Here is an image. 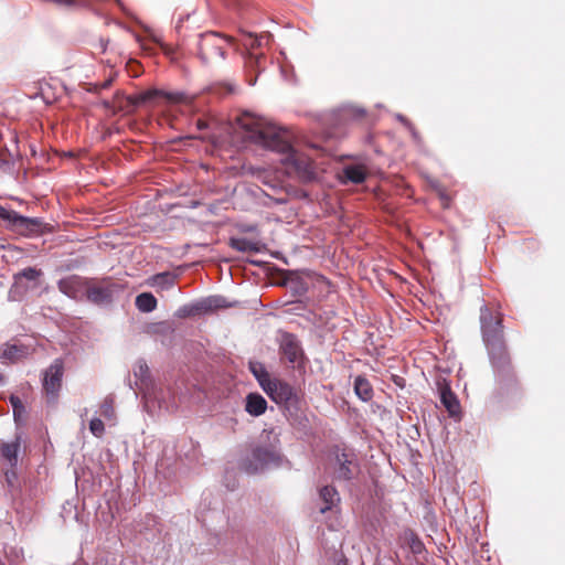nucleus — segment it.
<instances>
[{
	"instance_id": "f257e3e1",
	"label": "nucleus",
	"mask_w": 565,
	"mask_h": 565,
	"mask_svg": "<svg viewBox=\"0 0 565 565\" xmlns=\"http://www.w3.org/2000/svg\"><path fill=\"white\" fill-rule=\"evenodd\" d=\"M237 121L246 140L281 154L280 161L289 175L303 182L316 178L311 159L291 146V136L287 130L249 113L243 114Z\"/></svg>"
},
{
	"instance_id": "f03ea898",
	"label": "nucleus",
	"mask_w": 565,
	"mask_h": 565,
	"mask_svg": "<svg viewBox=\"0 0 565 565\" xmlns=\"http://www.w3.org/2000/svg\"><path fill=\"white\" fill-rule=\"evenodd\" d=\"M480 324L482 339L497 376L510 379V358L503 339L501 316H494L489 307L483 305L480 308Z\"/></svg>"
},
{
	"instance_id": "7ed1b4c3",
	"label": "nucleus",
	"mask_w": 565,
	"mask_h": 565,
	"mask_svg": "<svg viewBox=\"0 0 565 565\" xmlns=\"http://www.w3.org/2000/svg\"><path fill=\"white\" fill-rule=\"evenodd\" d=\"M134 376L136 379V390L142 393L146 401H157L160 408L170 409L174 405L166 401L164 393L152 383L149 376V367L142 360L138 361L134 366Z\"/></svg>"
},
{
	"instance_id": "20e7f679",
	"label": "nucleus",
	"mask_w": 565,
	"mask_h": 565,
	"mask_svg": "<svg viewBox=\"0 0 565 565\" xmlns=\"http://www.w3.org/2000/svg\"><path fill=\"white\" fill-rule=\"evenodd\" d=\"M284 461L280 450L274 445H262L253 449L250 457L244 462L248 473L279 467Z\"/></svg>"
},
{
	"instance_id": "39448f33",
	"label": "nucleus",
	"mask_w": 565,
	"mask_h": 565,
	"mask_svg": "<svg viewBox=\"0 0 565 565\" xmlns=\"http://www.w3.org/2000/svg\"><path fill=\"white\" fill-rule=\"evenodd\" d=\"M230 39L216 32H207L200 35L199 54L204 63L225 58V47Z\"/></svg>"
},
{
	"instance_id": "423d86ee",
	"label": "nucleus",
	"mask_w": 565,
	"mask_h": 565,
	"mask_svg": "<svg viewBox=\"0 0 565 565\" xmlns=\"http://www.w3.org/2000/svg\"><path fill=\"white\" fill-rule=\"evenodd\" d=\"M121 290V285L111 279L89 280L86 299L97 306H108Z\"/></svg>"
},
{
	"instance_id": "0eeeda50",
	"label": "nucleus",
	"mask_w": 565,
	"mask_h": 565,
	"mask_svg": "<svg viewBox=\"0 0 565 565\" xmlns=\"http://www.w3.org/2000/svg\"><path fill=\"white\" fill-rule=\"evenodd\" d=\"M268 397L278 405L286 406L287 408L294 407L298 403V395L296 390L287 382L274 377L267 384L266 390H263Z\"/></svg>"
},
{
	"instance_id": "6e6552de",
	"label": "nucleus",
	"mask_w": 565,
	"mask_h": 565,
	"mask_svg": "<svg viewBox=\"0 0 565 565\" xmlns=\"http://www.w3.org/2000/svg\"><path fill=\"white\" fill-rule=\"evenodd\" d=\"M0 218L8 222L15 232L22 235L38 233L42 224L40 218L20 215L15 211L9 210L2 205H0Z\"/></svg>"
},
{
	"instance_id": "1a4fd4ad",
	"label": "nucleus",
	"mask_w": 565,
	"mask_h": 565,
	"mask_svg": "<svg viewBox=\"0 0 565 565\" xmlns=\"http://www.w3.org/2000/svg\"><path fill=\"white\" fill-rule=\"evenodd\" d=\"M64 365L61 359H56L45 370L43 376V391L49 403H55L62 385Z\"/></svg>"
},
{
	"instance_id": "9d476101",
	"label": "nucleus",
	"mask_w": 565,
	"mask_h": 565,
	"mask_svg": "<svg viewBox=\"0 0 565 565\" xmlns=\"http://www.w3.org/2000/svg\"><path fill=\"white\" fill-rule=\"evenodd\" d=\"M163 95L167 99L175 103H182L188 99L186 95L184 93H162L158 89H150L142 92L140 94H137L135 96H128L126 97V105H119L120 109H124L126 107H138L141 105L147 104L148 102L153 100L157 96Z\"/></svg>"
},
{
	"instance_id": "9b49d317",
	"label": "nucleus",
	"mask_w": 565,
	"mask_h": 565,
	"mask_svg": "<svg viewBox=\"0 0 565 565\" xmlns=\"http://www.w3.org/2000/svg\"><path fill=\"white\" fill-rule=\"evenodd\" d=\"M359 473V463L353 452L341 451L335 455L334 475L339 480H351Z\"/></svg>"
},
{
	"instance_id": "f8f14e48",
	"label": "nucleus",
	"mask_w": 565,
	"mask_h": 565,
	"mask_svg": "<svg viewBox=\"0 0 565 565\" xmlns=\"http://www.w3.org/2000/svg\"><path fill=\"white\" fill-rule=\"evenodd\" d=\"M89 280L77 275H71L58 281L61 292L73 299L86 298Z\"/></svg>"
},
{
	"instance_id": "ddd939ff",
	"label": "nucleus",
	"mask_w": 565,
	"mask_h": 565,
	"mask_svg": "<svg viewBox=\"0 0 565 565\" xmlns=\"http://www.w3.org/2000/svg\"><path fill=\"white\" fill-rule=\"evenodd\" d=\"M280 350L284 358L291 364H300L303 358L302 349L297 338L291 333L281 335Z\"/></svg>"
},
{
	"instance_id": "4468645a",
	"label": "nucleus",
	"mask_w": 565,
	"mask_h": 565,
	"mask_svg": "<svg viewBox=\"0 0 565 565\" xmlns=\"http://www.w3.org/2000/svg\"><path fill=\"white\" fill-rule=\"evenodd\" d=\"M230 246L242 253L256 254L262 253L266 245L258 239H249L247 237H232Z\"/></svg>"
},
{
	"instance_id": "2eb2a0df",
	"label": "nucleus",
	"mask_w": 565,
	"mask_h": 565,
	"mask_svg": "<svg viewBox=\"0 0 565 565\" xmlns=\"http://www.w3.org/2000/svg\"><path fill=\"white\" fill-rule=\"evenodd\" d=\"M41 276V270L34 267H28L14 275V287L20 289H29L35 286L38 278Z\"/></svg>"
},
{
	"instance_id": "dca6fc26",
	"label": "nucleus",
	"mask_w": 565,
	"mask_h": 565,
	"mask_svg": "<svg viewBox=\"0 0 565 565\" xmlns=\"http://www.w3.org/2000/svg\"><path fill=\"white\" fill-rule=\"evenodd\" d=\"M267 409V401L259 393H249L245 398V411L254 417L263 415Z\"/></svg>"
},
{
	"instance_id": "f3484780",
	"label": "nucleus",
	"mask_w": 565,
	"mask_h": 565,
	"mask_svg": "<svg viewBox=\"0 0 565 565\" xmlns=\"http://www.w3.org/2000/svg\"><path fill=\"white\" fill-rule=\"evenodd\" d=\"M440 402L451 417L460 414L459 401L448 385L440 387Z\"/></svg>"
},
{
	"instance_id": "a211bd4d",
	"label": "nucleus",
	"mask_w": 565,
	"mask_h": 565,
	"mask_svg": "<svg viewBox=\"0 0 565 565\" xmlns=\"http://www.w3.org/2000/svg\"><path fill=\"white\" fill-rule=\"evenodd\" d=\"M177 276L170 271L156 274L148 278L147 284L153 288L168 290L174 286Z\"/></svg>"
},
{
	"instance_id": "6ab92c4d",
	"label": "nucleus",
	"mask_w": 565,
	"mask_h": 565,
	"mask_svg": "<svg viewBox=\"0 0 565 565\" xmlns=\"http://www.w3.org/2000/svg\"><path fill=\"white\" fill-rule=\"evenodd\" d=\"M319 495L323 502V505L320 508L321 513H326L331 510L340 501L338 491L331 486H324L321 488Z\"/></svg>"
},
{
	"instance_id": "aec40b11",
	"label": "nucleus",
	"mask_w": 565,
	"mask_h": 565,
	"mask_svg": "<svg viewBox=\"0 0 565 565\" xmlns=\"http://www.w3.org/2000/svg\"><path fill=\"white\" fill-rule=\"evenodd\" d=\"M354 392L356 396L363 402H369L373 398V387L370 381L363 375L355 377Z\"/></svg>"
},
{
	"instance_id": "412c9836",
	"label": "nucleus",
	"mask_w": 565,
	"mask_h": 565,
	"mask_svg": "<svg viewBox=\"0 0 565 565\" xmlns=\"http://www.w3.org/2000/svg\"><path fill=\"white\" fill-rule=\"evenodd\" d=\"M366 178V171L362 166L351 164L343 169V181L359 184L364 182Z\"/></svg>"
},
{
	"instance_id": "4be33fe9",
	"label": "nucleus",
	"mask_w": 565,
	"mask_h": 565,
	"mask_svg": "<svg viewBox=\"0 0 565 565\" xmlns=\"http://www.w3.org/2000/svg\"><path fill=\"white\" fill-rule=\"evenodd\" d=\"M249 371L255 376L263 390H266L267 384L274 380V377L269 375L266 367L260 362H249Z\"/></svg>"
},
{
	"instance_id": "5701e85b",
	"label": "nucleus",
	"mask_w": 565,
	"mask_h": 565,
	"mask_svg": "<svg viewBox=\"0 0 565 565\" xmlns=\"http://www.w3.org/2000/svg\"><path fill=\"white\" fill-rule=\"evenodd\" d=\"M157 299L150 292H142L136 297L135 305L141 312H152L157 308Z\"/></svg>"
},
{
	"instance_id": "b1692460",
	"label": "nucleus",
	"mask_w": 565,
	"mask_h": 565,
	"mask_svg": "<svg viewBox=\"0 0 565 565\" xmlns=\"http://www.w3.org/2000/svg\"><path fill=\"white\" fill-rule=\"evenodd\" d=\"M20 449V437L18 436L14 441L3 444L1 447V455L7 459L12 467L18 462V452Z\"/></svg>"
},
{
	"instance_id": "393cba45",
	"label": "nucleus",
	"mask_w": 565,
	"mask_h": 565,
	"mask_svg": "<svg viewBox=\"0 0 565 565\" xmlns=\"http://www.w3.org/2000/svg\"><path fill=\"white\" fill-rule=\"evenodd\" d=\"M286 285L290 288V290L297 295L302 296L308 290L307 282L299 276L292 275L286 279Z\"/></svg>"
},
{
	"instance_id": "a878e982",
	"label": "nucleus",
	"mask_w": 565,
	"mask_h": 565,
	"mask_svg": "<svg viewBox=\"0 0 565 565\" xmlns=\"http://www.w3.org/2000/svg\"><path fill=\"white\" fill-rule=\"evenodd\" d=\"M159 522L157 516L154 515H147L145 520V525L140 527V532H145L146 537L154 539L157 534L160 533V529H158Z\"/></svg>"
},
{
	"instance_id": "bb28decb",
	"label": "nucleus",
	"mask_w": 565,
	"mask_h": 565,
	"mask_svg": "<svg viewBox=\"0 0 565 565\" xmlns=\"http://www.w3.org/2000/svg\"><path fill=\"white\" fill-rule=\"evenodd\" d=\"M100 417L105 418L108 422H114L116 419V413L114 407V398L111 396L105 397L102 402L98 411Z\"/></svg>"
},
{
	"instance_id": "cd10ccee",
	"label": "nucleus",
	"mask_w": 565,
	"mask_h": 565,
	"mask_svg": "<svg viewBox=\"0 0 565 565\" xmlns=\"http://www.w3.org/2000/svg\"><path fill=\"white\" fill-rule=\"evenodd\" d=\"M195 315H202L198 302L182 306L177 311V317L179 318H186Z\"/></svg>"
},
{
	"instance_id": "c85d7f7f",
	"label": "nucleus",
	"mask_w": 565,
	"mask_h": 565,
	"mask_svg": "<svg viewBox=\"0 0 565 565\" xmlns=\"http://www.w3.org/2000/svg\"><path fill=\"white\" fill-rule=\"evenodd\" d=\"M89 431L97 438H100L105 433V425L99 417H94L89 422Z\"/></svg>"
},
{
	"instance_id": "c756f323",
	"label": "nucleus",
	"mask_w": 565,
	"mask_h": 565,
	"mask_svg": "<svg viewBox=\"0 0 565 565\" xmlns=\"http://www.w3.org/2000/svg\"><path fill=\"white\" fill-rule=\"evenodd\" d=\"M22 353H23L22 349L18 345L13 344V345H9L6 349H3L1 356L3 359L13 361V360H17L18 358H20L22 355Z\"/></svg>"
},
{
	"instance_id": "7c9ffc66",
	"label": "nucleus",
	"mask_w": 565,
	"mask_h": 565,
	"mask_svg": "<svg viewBox=\"0 0 565 565\" xmlns=\"http://www.w3.org/2000/svg\"><path fill=\"white\" fill-rule=\"evenodd\" d=\"M10 403L13 408V416L15 420H19L22 414L24 413V406L19 396L12 395L10 397Z\"/></svg>"
},
{
	"instance_id": "2f4dec72",
	"label": "nucleus",
	"mask_w": 565,
	"mask_h": 565,
	"mask_svg": "<svg viewBox=\"0 0 565 565\" xmlns=\"http://www.w3.org/2000/svg\"><path fill=\"white\" fill-rule=\"evenodd\" d=\"M198 305L202 315L217 309V305H215V300L212 296L198 301Z\"/></svg>"
},
{
	"instance_id": "473e14b6",
	"label": "nucleus",
	"mask_w": 565,
	"mask_h": 565,
	"mask_svg": "<svg viewBox=\"0 0 565 565\" xmlns=\"http://www.w3.org/2000/svg\"><path fill=\"white\" fill-rule=\"evenodd\" d=\"M396 118L405 125V127L408 128V130L411 131L412 134V137L415 141H419V136H418V132L416 131V129L414 128V126L408 121V119L406 117H404L403 115H397Z\"/></svg>"
},
{
	"instance_id": "72a5a7b5",
	"label": "nucleus",
	"mask_w": 565,
	"mask_h": 565,
	"mask_svg": "<svg viewBox=\"0 0 565 565\" xmlns=\"http://www.w3.org/2000/svg\"><path fill=\"white\" fill-rule=\"evenodd\" d=\"M146 31L148 33L149 40H151L152 42H154L157 44H161V39L152 30H150L149 28H146Z\"/></svg>"
},
{
	"instance_id": "f704fd0d",
	"label": "nucleus",
	"mask_w": 565,
	"mask_h": 565,
	"mask_svg": "<svg viewBox=\"0 0 565 565\" xmlns=\"http://www.w3.org/2000/svg\"><path fill=\"white\" fill-rule=\"evenodd\" d=\"M215 300V305H217V309L227 307L225 298L221 296H212Z\"/></svg>"
},
{
	"instance_id": "c9c22d12",
	"label": "nucleus",
	"mask_w": 565,
	"mask_h": 565,
	"mask_svg": "<svg viewBox=\"0 0 565 565\" xmlns=\"http://www.w3.org/2000/svg\"><path fill=\"white\" fill-rule=\"evenodd\" d=\"M58 3L65 4V6H73L75 4L76 0H56Z\"/></svg>"
},
{
	"instance_id": "e433bc0d",
	"label": "nucleus",
	"mask_w": 565,
	"mask_h": 565,
	"mask_svg": "<svg viewBox=\"0 0 565 565\" xmlns=\"http://www.w3.org/2000/svg\"><path fill=\"white\" fill-rule=\"evenodd\" d=\"M136 40L140 43V46L143 50H149V47L147 46V44L143 42V40L140 36H136Z\"/></svg>"
},
{
	"instance_id": "4c0bfd02",
	"label": "nucleus",
	"mask_w": 565,
	"mask_h": 565,
	"mask_svg": "<svg viewBox=\"0 0 565 565\" xmlns=\"http://www.w3.org/2000/svg\"><path fill=\"white\" fill-rule=\"evenodd\" d=\"M198 127H199V129H205L207 127V125L204 121L199 120L198 121Z\"/></svg>"
},
{
	"instance_id": "58836bf2",
	"label": "nucleus",
	"mask_w": 565,
	"mask_h": 565,
	"mask_svg": "<svg viewBox=\"0 0 565 565\" xmlns=\"http://www.w3.org/2000/svg\"><path fill=\"white\" fill-rule=\"evenodd\" d=\"M94 565H107V563L103 559L96 561Z\"/></svg>"
},
{
	"instance_id": "ea45409f",
	"label": "nucleus",
	"mask_w": 565,
	"mask_h": 565,
	"mask_svg": "<svg viewBox=\"0 0 565 565\" xmlns=\"http://www.w3.org/2000/svg\"><path fill=\"white\" fill-rule=\"evenodd\" d=\"M233 92H234L233 86L228 85V86H227V93H233Z\"/></svg>"
},
{
	"instance_id": "a19ab883",
	"label": "nucleus",
	"mask_w": 565,
	"mask_h": 565,
	"mask_svg": "<svg viewBox=\"0 0 565 565\" xmlns=\"http://www.w3.org/2000/svg\"><path fill=\"white\" fill-rule=\"evenodd\" d=\"M109 85H110V81H107V82H105V84L103 86L108 87Z\"/></svg>"
},
{
	"instance_id": "79ce46f5",
	"label": "nucleus",
	"mask_w": 565,
	"mask_h": 565,
	"mask_svg": "<svg viewBox=\"0 0 565 565\" xmlns=\"http://www.w3.org/2000/svg\"><path fill=\"white\" fill-rule=\"evenodd\" d=\"M104 104H105L106 107H110L109 102H104Z\"/></svg>"
},
{
	"instance_id": "37998d69",
	"label": "nucleus",
	"mask_w": 565,
	"mask_h": 565,
	"mask_svg": "<svg viewBox=\"0 0 565 565\" xmlns=\"http://www.w3.org/2000/svg\"><path fill=\"white\" fill-rule=\"evenodd\" d=\"M3 380V376L0 374V382Z\"/></svg>"
}]
</instances>
